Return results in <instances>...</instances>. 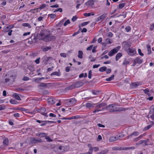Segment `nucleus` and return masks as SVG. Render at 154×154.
Instances as JSON below:
<instances>
[{"mask_svg": "<svg viewBox=\"0 0 154 154\" xmlns=\"http://www.w3.org/2000/svg\"><path fill=\"white\" fill-rule=\"evenodd\" d=\"M51 33L50 30L46 29H42L40 31L39 39L40 40H43L48 42L55 39V36L51 35Z\"/></svg>", "mask_w": 154, "mask_h": 154, "instance_id": "nucleus-1", "label": "nucleus"}, {"mask_svg": "<svg viewBox=\"0 0 154 154\" xmlns=\"http://www.w3.org/2000/svg\"><path fill=\"white\" fill-rule=\"evenodd\" d=\"M106 109L109 110L110 112H120L126 110L125 108L117 107L115 104H110L108 106H106Z\"/></svg>", "mask_w": 154, "mask_h": 154, "instance_id": "nucleus-2", "label": "nucleus"}, {"mask_svg": "<svg viewBox=\"0 0 154 154\" xmlns=\"http://www.w3.org/2000/svg\"><path fill=\"white\" fill-rule=\"evenodd\" d=\"M106 104L105 103H102L97 105L95 106V109L93 111L94 113L100 111H102L106 109Z\"/></svg>", "mask_w": 154, "mask_h": 154, "instance_id": "nucleus-3", "label": "nucleus"}, {"mask_svg": "<svg viewBox=\"0 0 154 154\" xmlns=\"http://www.w3.org/2000/svg\"><path fill=\"white\" fill-rule=\"evenodd\" d=\"M27 141H29V142L28 143L31 145L38 143L42 142L41 139L40 138L32 137H30L28 139L26 140Z\"/></svg>", "mask_w": 154, "mask_h": 154, "instance_id": "nucleus-4", "label": "nucleus"}, {"mask_svg": "<svg viewBox=\"0 0 154 154\" xmlns=\"http://www.w3.org/2000/svg\"><path fill=\"white\" fill-rule=\"evenodd\" d=\"M84 85L83 82L79 81L75 82L73 84L70 85L69 87V88L71 90L75 88H78Z\"/></svg>", "mask_w": 154, "mask_h": 154, "instance_id": "nucleus-5", "label": "nucleus"}, {"mask_svg": "<svg viewBox=\"0 0 154 154\" xmlns=\"http://www.w3.org/2000/svg\"><path fill=\"white\" fill-rule=\"evenodd\" d=\"M121 48V47L120 46H118L116 48H114L111 51L108 53L109 56L111 57L114 55L115 54L117 53L118 51H119Z\"/></svg>", "mask_w": 154, "mask_h": 154, "instance_id": "nucleus-6", "label": "nucleus"}, {"mask_svg": "<svg viewBox=\"0 0 154 154\" xmlns=\"http://www.w3.org/2000/svg\"><path fill=\"white\" fill-rule=\"evenodd\" d=\"M128 54L131 56H133L136 53V50L133 48H129L126 50Z\"/></svg>", "mask_w": 154, "mask_h": 154, "instance_id": "nucleus-7", "label": "nucleus"}, {"mask_svg": "<svg viewBox=\"0 0 154 154\" xmlns=\"http://www.w3.org/2000/svg\"><path fill=\"white\" fill-rule=\"evenodd\" d=\"M143 60L141 59L140 57H137L134 60L132 66H134L137 63L141 64L143 63Z\"/></svg>", "mask_w": 154, "mask_h": 154, "instance_id": "nucleus-8", "label": "nucleus"}, {"mask_svg": "<svg viewBox=\"0 0 154 154\" xmlns=\"http://www.w3.org/2000/svg\"><path fill=\"white\" fill-rule=\"evenodd\" d=\"M123 136H124L118 135H117L116 136H112L109 138V141L110 142L114 141L117 140H119L120 138H122L123 137Z\"/></svg>", "mask_w": 154, "mask_h": 154, "instance_id": "nucleus-9", "label": "nucleus"}, {"mask_svg": "<svg viewBox=\"0 0 154 154\" xmlns=\"http://www.w3.org/2000/svg\"><path fill=\"white\" fill-rule=\"evenodd\" d=\"M37 111L46 117H47L48 116L47 114V112L45 113L46 112L45 109L43 107H42L41 109H37Z\"/></svg>", "mask_w": 154, "mask_h": 154, "instance_id": "nucleus-10", "label": "nucleus"}, {"mask_svg": "<svg viewBox=\"0 0 154 154\" xmlns=\"http://www.w3.org/2000/svg\"><path fill=\"white\" fill-rule=\"evenodd\" d=\"M107 14L105 13L103 14L102 15L98 17L97 19V21H103L105 18L106 17Z\"/></svg>", "mask_w": 154, "mask_h": 154, "instance_id": "nucleus-11", "label": "nucleus"}, {"mask_svg": "<svg viewBox=\"0 0 154 154\" xmlns=\"http://www.w3.org/2000/svg\"><path fill=\"white\" fill-rule=\"evenodd\" d=\"M81 118V116L79 115H77L75 116H73L71 117H70L67 118H61L63 119H68L71 120L74 119H78Z\"/></svg>", "mask_w": 154, "mask_h": 154, "instance_id": "nucleus-12", "label": "nucleus"}, {"mask_svg": "<svg viewBox=\"0 0 154 154\" xmlns=\"http://www.w3.org/2000/svg\"><path fill=\"white\" fill-rule=\"evenodd\" d=\"M47 84L44 83H40L38 86V87L40 88H46L47 87Z\"/></svg>", "mask_w": 154, "mask_h": 154, "instance_id": "nucleus-13", "label": "nucleus"}, {"mask_svg": "<svg viewBox=\"0 0 154 154\" xmlns=\"http://www.w3.org/2000/svg\"><path fill=\"white\" fill-rule=\"evenodd\" d=\"M68 101L69 102V104L71 105H74L76 102V100L75 98H71L69 99Z\"/></svg>", "mask_w": 154, "mask_h": 154, "instance_id": "nucleus-14", "label": "nucleus"}, {"mask_svg": "<svg viewBox=\"0 0 154 154\" xmlns=\"http://www.w3.org/2000/svg\"><path fill=\"white\" fill-rule=\"evenodd\" d=\"M36 135L41 137H46L47 135V134L45 133H38Z\"/></svg>", "mask_w": 154, "mask_h": 154, "instance_id": "nucleus-15", "label": "nucleus"}, {"mask_svg": "<svg viewBox=\"0 0 154 154\" xmlns=\"http://www.w3.org/2000/svg\"><path fill=\"white\" fill-rule=\"evenodd\" d=\"M148 116L149 120V119H151L152 120H154V114L152 112L151 110L150 111Z\"/></svg>", "mask_w": 154, "mask_h": 154, "instance_id": "nucleus-16", "label": "nucleus"}, {"mask_svg": "<svg viewBox=\"0 0 154 154\" xmlns=\"http://www.w3.org/2000/svg\"><path fill=\"white\" fill-rule=\"evenodd\" d=\"M49 122H51L53 123L56 122L49 121H43V122L42 123H41L42 124L40 125V126H45L47 123Z\"/></svg>", "mask_w": 154, "mask_h": 154, "instance_id": "nucleus-17", "label": "nucleus"}, {"mask_svg": "<svg viewBox=\"0 0 154 154\" xmlns=\"http://www.w3.org/2000/svg\"><path fill=\"white\" fill-rule=\"evenodd\" d=\"M94 104H92L90 103H87L86 104L85 106L87 108H89V109H91L93 108L94 106Z\"/></svg>", "mask_w": 154, "mask_h": 154, "instance_id": "nucleus-18", "label": "nucleus"}, {"mask_svg": "<svg viewBox=\"0 0 154 154\" xmlns=\"http://www.w3.org/2000/svg\"><path fill=\"white\" fill-rule=\"evenodd\" d=\"M47 101L51 104H53L55 103V99L53 98H48L47 99Z\"/></svg>", "mask_w": 154, "mask_h": 154, "instance_id": "nucleus-19", "label": "nucleus"}, {"mask_svg": "<svg viewBox=\"0 0 154 154\" xmlns=\"http://www.w3.org/2000/svg\"><path fill=\"white\" fill-rule=\"evenodd\" d=\"M94 0H89L88 2H86L85 4L87 5L92 6L94 5Z\"/></svg>", "mask_w": 154, "mask_h": 154, "instance_id": "nucleus-20", "label": "nucleus"}, {"mask_svg": "<svg viewBox=\"0 0 154 154\" xmlns=\"http://www.w3.org/2000/svg\"><path fill=\"white\" fill-rule=\"evenodd\" d=\"M112 149L114 150H125V148L118 147H114L112 148Z\"/></svg>", "mask_w": 154, "mask_h": 154, "instance_id": "nucleus-21", "label": "nucleus"}, {"mask_svg": "<svg viewBox=\"0 0 154 154\" xmlns=\"http://www.w3.org/2000/svg\"><path fill=\"white\" fill-rule=\"evenodd\" d=\"M122 53H118L116 56V61L118 60L122 56Z\"/></svg>", "mask_w": 154, "mask_h": 154, "instance_id": "nucleus-22", "label": "nucleus"}, {"mask_svg": "<svg viewBox=\"0 0 154 154\" xmlns=\"http://www.w3.org/2000/svg\"><path fill=\"white\" fill-rule=\"evenodd\" d=\"M9 141L8 139L5 138L3 141V144L4 146H8V144Z\"/></svg>", "mask_w": 154, "mask_h": 154, "instance_id": "nucleus-23", "label": "nucleus"}, {"mask_svg": "<svg viewBox=\"0 0 154 154\" xmlns=\"http://www.w3.org/2000/svg\"><path fill=\"white\" fill-rule=\"evenodd\" d=\"M83 54V53L81 51H78V57L80 59L82 58V55Z\"/></svg>", "mask_w": 154, "mask_h": 154, "instance_id": "nucleus-24", "label": "nucleus"}, {"mask_svg": "<svg viewBox=\"0 0 154 154\" xmlns=\"http://www.w3.org/2000/svg\"><path fill=\"white\" fill-rule=\"evenodd\" d=\"M146 48L148 51V54H150L151 53V47L149 45H146Z\"/></svg>", "mask_w": 154, "mask_h": 154, "instance_id": "nucleus-25", "label": "nucleus"}, {"mask_svg": "<svg viewBox=\"0 0 154 154\" xmlns=\"http://www.w3.org/2000/svg\"><path fill=\"white\" fill-rule=\"evenodd\" d=\"M13 96L15 97V99L18 100H21V99L20 96L17 93H14V94L13 95Z\"/></svg>", "mask_w": 154, "mask_h": 154, "instance_id": "nucleus-26", "label": "nucleus"}, {"mask_svg": "<svg viewBox=\"0 0 154 154\" xmlns=\"http://www.w3.org/2000/svg\"><path fill=\"white\" fill-rule=\"evenodd\" d=\"M46 5L45 4H43L39 8H37L36 9H33L34 10H38V9H40V10L42 9H43L44 8H45L46 7ZM33 10V9H31V11H32Z\"/></svg>", "mask_w": 154, "mask_h": 154, "instance_id": "nucleus-27", "label": "nucleus"}, {"mask_svg": "<svg viewBox=\"0 0 154 154\" xmlns=\"http://www.w3.org/2000/svg\"><path fill=\"white\" fill-rule=\"evenodd\" d=\"M139 134V133L137 131H134L130 134L129 136V137H131L132 135H134L135 136H138Z\"/></svg>", "mask_w": 154, "mask_h": 154, "instance_id": "nucleus-28", "label": "nucleus"}, {"mask_svg": "<svg viewBox=\"0 0 154 154\" xmlns=\"http://www.w3.org/2000/svg\"><path fill=\"white\" fill-rule=\"evenodd\" d=\"M109 150L108 149H106L104 150H102L99 153V154H106L107 153Z\"/></svg>", "mask_w": 154, "mask_h": 154, "instance_id": "nucleus-29", "label": "nucleus"}, {"mask_svg": "<svg viewBox=\"0 0 154 154\" xmlns=\"http://www.w3.org/2000/svg\"><path fill=\"white\" fill-rule=\"evenodd\" d=\"M106 69L107 68L106 66H103L99 69V71L100 72H103L106 71Z\"/></svg>", "mask_w": 154, "mask_h": 154, "instance_id": "nucleus-30", "label": "nucleus"}, {"mask_svg": "<svg viewBox=\"0 0 154 154\" xmlns=\"http://www.w3.org/2000/svg\"><path fill=\"white\" fill-rule=\"evenodd\" d=\"M10 79H11V81L13 82H14V79H16V75H11V76H10Z\"/></svg>", "mask_w": 154, "mask_h": 154, "instance_id": "nucleus-31", "label": "nucleus"}, {"mask_svg": "<svg viewBox=\"0 0 154 154\" xmlns=\"http://www.w3.org/2000/svg\"><path fill=\"white\" fill-rule=\"evenodd\" d=\"M114 75H111V76L109 77L108 78H107L106 79V80L107 81H110L114 79Z\"/></svg>", "mask_w": 154, "mask_h": 154, "instance_id": "nucleus-32", "label": "nucleus"}, {"mask_svg": "<svg viewBox=\"0 0 154 154\" xmlns=\"http://www.w3.org/2000/svg\"><path fill=\"white\" fill-rule=\"evenodd\" d=\"M22 25L23 26L28 27L29 28H31V26L30 24L28 23H23L22 24Z\"/></svg>", "mask_w": 154, "mask_h": 154, "instance_id": "nucleus-33", "label": "nucleus"}, {"mask_svg": "<svg viewBox=\"0 0 154 154\" xmlns=\"http://www.w3.org/2000/svg\"><path fill=\"white\" fill-rule=\"evenodd\" d=\"M51 75H56L58 76H59L60 75V73L57 71L54 72H52L51 74Z\"/></svg>", "mask_w": 154, "mask_h": 154, "instance_id": "nucleus-34", "label": "nucleus"}, {"mask_svg": "<svg viewBox=\"0 0 154 154\" xmlns=\"http://www.w3.org/2000/svg\"><path fill=\"white\" fill-rule=\"evenodd\" d=\"M125 5V3H122L119 4V8L120 9L124 7Z\"/></svg>", "mask_w": 154, "mask_h": 154, "instance_id": "nucleus-35", "label": "nucleus"}, {"mask_svg": "<svg viewBox=\"0 0 154 154\" xmlns=\"http://www.w3.org/2000/svg\"><path fill=\"white\" fill-rule=\"evenodd\" d=\"M88 146L89 147L88 152H91V154L92 153V147H91V144H88Z\"/></svg>", "mask_w": 154, "mask_h": 154, "instance_id": "nucleus-36", "label": "nucleus"}, {"mask_svg": "<svg viewBox=\"0 0 154 154\" xmlns=\"http://www.w3.org/2000/svg\"><path fill=\"white\" fill-rule=\"evenodd\" d=\"M10 102L11 104H17V101L12 99H10Z\"/></svg>", "mask_w": 154, "mask_h": 154, "instance_id": "nucleus-37", "label": "nucleus"}, {"mask_svg": "<svg viewBox=\"0 0 154 154\" xmlns=\"http://www.w3.org/2000/svg\"><path fill=\"white\" fill-rule=\"evenodd\" d=\"M106 44H111L112 43V42L111 41V39L109 38H106Z\"/></svg>", "mask_w": 154, "mask_h": 154, "instance_id": "nucleus-38", "label": "nucleus"}, {"mask_svg": "<svg viewBox=\"0 0 154 154\" xmlns=\"http://www.w3.org/2000/svg\"><path fill=\"white\" fill-rule=\"evenodd\" d=\"M48 17H50L51 18H54L56 17V15L55 14H51L48 15Z\"/></svg>", "mask_w": 154, "mask_h": 154, "instance_id": "nucleus-39", "label": "nucleus"}, {"mask_svg": "<svg viewBox=\"0 0 154 154\" xmlns=\"http://www.w3.org/2000/svg\"><path fill=\"white\" fill-rule=\"evenodd\" d=\"M6 108L4 104L0 105V110H3L5 109Z\"/></svg>", "mask_w": 154, "mask_h": 154, "instance_id": "nucleus-40", "label": "nucleus"}, {"mask_svg": "<svg viewBox=\"0 0 154 154\" xmlns=\"http://www.w3.org/2000/svg\"><path fill=\"white\" fill-rule=\"evenodd\" d=\"M89 23V21L83 22L81 24V26L83 27L85 26H86Z\"/></svg>", "mask_w": 154, "mask_h": 154, "instance_id": "nucleus-41", "label": "nucleus"}, {"mask_svg": "<svg viewBox=\"0 0 154 154\" xmlns=\"http://www.w3.org/2000/svg\"><path fill=\"white\" fill-rule=\"evenodd\" d=\"M70 23V21L69 20H67L64 23V26H66L68 24H69Z\"/></svg>", "mask_w": 154, "mask_h": 154, "instance_id": "nucleus-42", "label": "nucleus"}, {"mask_svg": "<svg viewBox=\"0 0 154 154\" xmlns=\"http://www.w3.org/2000/svg\"><path fill=\"white\" fill-rule=\"evenodd\" d=\"M92 93L94 95H98L99 94V91L96 90H93L92 91Z\"/></svg>", "mask_w": 154, "mask_h": 154, "instance_id": "nucleus-43", "label": "nucleus"}, {"mask_svg": "<svg viewBox=\"0 0 154 154\" xmlns=\"http://www.w3.org/2000/svg\"><path fill=\"white\" fill-rule=\"evenodd\" d=\"M92 151L93 150L94 152H97L99 150V148L98 147H92Z\"/></svg>", "mask_w": 154, "mask_h": 154, "instance_id": "nucleus-44", "label": "nucleus"}, {"mask_svg": "<svg viewBox=\"0 0 154 154\" xmlns=\"http://www.w3.org/2000/svg\"><path fill=\"white\" fill-rule=\"evenodd\" d=\"M63 11V10L62 8H59L55 10L54 11V12H55L57 11H60V12H62Z\"/></svg>", "mask_w": 154, "mask_h": 154, "instance_id": "nucleus-45", "label": "nucleus"}, {"mask_svg": "<svg viewBox=\"0 0 154 154\" xmlns=\"http://www.w3.org/2000/svg\"><path fill=\"white\" fill-rule=\"evenodd\" d=\"M152 126L151 125H149L147 126L146 127L144 128V129L145 131L149 129Z\"/></svg>", "mask_w": 154, "mask_h": 154, "instance_id": "nucleus-46", "label": "nucleus"}, {"mask_svg": "<svg viewBox=\"0 0 154 154\" xmlns=\"http://www.w3.org/2000/svg\"><path fill=\"white\" fill-rule=\"evenodd\" d=\"M51 49V47H46L43 49L44 51H47L48 50Z\"/></svg>", "mask_w": 154, "mask_h": 154, "instance_id": "nucleus-47", "label": "nucleus"}, {"mask_svg": "<svg viewBox=\"0 0 154 154\" xmlns=\"http://www.w3.org/2000/svg\"><path fill=\"white\" fill-rule=\"evenodd\" d=\"M129 62L126 60V59H125L123 62V65H127L129 64Z\"/></svg>", "mask_w": 154, "mask_h": 154, "instance_id": "nucleus-48", "label": "nucleus"}, {"mask_svg": "<svg viewBox=\"0 0 154 154\" xmlns=\"http://www.w3.org/2000/svg\"><path fill=\"white\" fill-rule=\"evenodd\" d=\"M143 91L144 93L147 94L149 92V91L148 88H146L143 90Z\"/></svg>", "mask_w": 154, "mask_h": 154, "instance_id": "nucleus-49", "label": "nucleus"}, {"mask_svg": "<svg viewBox=\"0 0 154 154\" xmlns=\"http://www.w3.org/2000/svg\"><path fill=\"white\" fill-rule=\"evenodd\" d=\"M92 73V71L90 70L89 71L88 75V78L89 79H91V74Z\"/></svg>", "mask_w": 154, "mask_h": 154, "instance_id": "nucleus-50", "label": "nucleus"}, {"mask_svg": "<svg viewBox=\"0 0 154 154\" xmlns=\"http://www.w3.org/2000/svg\"><path fill=\"white\" fill-rule=\"evenodd\" d=\"M154 28V23L151 25L149 27L150 30L151 31H152L153 30Z\"/></svg>", "mask_w": 154, "mask_h": 154, "instance_id": "nucleus-51", "label": "nucleus"}, {"mask_svg": "<svg viewBox=\"0 0 154 154\" xmlns=\"http://www.w3.org/2000/svg\"><path fill=\"white\" fill-rule=\"evenodd\" d=\"M135 149V147H127L125 148V150H129L131 149Z\"/></svg>", "mask_w": 154, "mask_h": 154, "instance_id": "nucleus-52", "label": "nucleus"}, {"mask_svg": "<svg viewBox=\"0 0 154 154\" xmlns=\"http://www.w3.org/2000/svg\"><path fill=\"white\" fill-rule=\"evenodd\" d=\"M29 78L26 76H24L23 79V80L24 81H26L29 80Z\"/></svg>", "mask_w": 154, "mask_h": 154, "instance_id": "nucleus-53", "label": "nucleus"}, {"mask_svg": "<svg viewBox=\"0 0 154 154\" xmlns=\"http://www.w3.org/2000/svg\"><path fill=\"white\" fill-rule=\"evenodd\" d=\"M93 45H91L89 47H88L87 49H86V50H87V51H90V50H91L92 48H93Z\"/></svg>", "mask_w": 154, "mask_h": 154, "instance_id": "nucleus-54", "label": "nucleus"}, {"mask_svg": "<svg viewBox=\"0 0 154 154\" xmlns=\"http://www.w3.org/2000/svg\"><path fill=\"white\" fill-rule=\"evenodd\" d=\"M125 29L127 32H129L131 30V28L130 26H128L125 28Z\"/></svg>", "mask_w": 154, "mask_h": 154, "instance_id": "nucleus-55", "label": "nucleus"}, {"mask_svg": "<svg viewBox=\"0 0 154 154\" xmlns=\"http://www.w3.org/2000/svg\"><path fill=\"white\" fill-rule=\"evenodd\" d=\"M13 115L15 117H19L20 116V114L17 112L14 113Z\"/></svg>", "mask_w": 154, "mask_h": 154, "instance_id": "nucleus-56", "label": "nucleus"}, {"mask_svg": "<svg viewBox=\"0 0 154 154\" xmlns=\"http://www.w3.org/2000/svg\"><path fill=\"white\" fill-rule=\"evenodd\" d=\"M89 58L91 59L90 60L91 62L95 61L96 60V59L94 58V57H92L91 56L89 57Z\"/></svg>", "mask_w": 154, "mask_h": 154, "instance_id": "nucleus-57", "label": "nucleus"}, {"mask_svg": "<svg viewBox=\"0 0 154 154\" xmlns=\"http://www.w3.org/2000/svg\"><path fill=\"white\" fill-rule=\"evenodd\" d=\"M138 52L139 54L141 56H143V54L141 52V50L140 49H138Z\"/></svg>", "mask_w": 154, "mask_h": 154, "instance_id": "nucleus-58", "label": "nucleus"}, {"mask_svg": "<svg viewBox=\"0 0 154 154\" xmlns=\"http://www.w3.org/2000/svg\"><path fill=\"white\" fill-rule=\"evenodd\" d=\"M84 15L85 17H88L91 15V13H85L84 14Z\"/></svg>", "mask_w": 154, "mask_h": 154, "instance_id": "nucleus-59", "label": "nucleus"}, {"mask_svg": "<svg viewBox=\"0 0 154 154\" xmlns=\"http://www.w3.org/2000/svg\"><path fill=\"white\" fill-rule=\"evenodd\" d=\"M142 144H143V146L148 145V144H147V143H146V141H145V140H142Z\"/></svg>", "mask_w": 154, "mask_h": 154, "instance_id": "nucleus-60", "label": "nucleus"}, {"mask_svg": "<svg viewBox=\"0 0 154 154\" xmlns=\"http://www.w3.org/2000/svg\"><path fill=\"white\" fill-rule=\"evenodd\" d=\"M60 55L62 57H66V54L65 53H61L60 54Z\"/></svg>", "mask_w": 154, "mask_h": 154, "instance_id": "nucleus-61", "label": "nucleus"}, {"mask_svg": "<svg viewBox=\"0 0 154 154\" xmlns=\"http://www.w3.org/2000/svg\"><path fill=\"white\" fill-rule=\"evenodd\" d=\"M112 36H113V34L111 32H109L108 33V37H110V38H111L112 37Z\"/></svg>", "mask_w": 154, "mask_h": 154, "instance_id": "nucleus-62", "label": "nucleus"}, {"mask_svg": "<svg viewBox=\"0 0 154 154\" xmlns=\"http://www.w3.org/2000/svg\"><path fill=\"white\" fill-rule=\"evenodd\" d=\"M102 38H99V39L98 40V42L99 43H102Z\"/></svg>", "mask_w": 154, "mask_h": 154, "instance_id": "nucleus-63", "label": "nucleus"}, {"mask_svg": "<svg viewBox=\"0 0 154 154\" xmlns=\"http://www.w3.org/2000/svg\"><path fill=\"white\" fill-rule=\"evenodd\" d=\"M40 58H38L36 59L35 62L36 64H38L40 62Z\"/></svg>", "mask_w": 154, "mask_h": 154, "instance_id": "nucleus-64", "label": "nucleus"}]
</instances>
